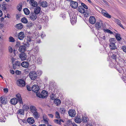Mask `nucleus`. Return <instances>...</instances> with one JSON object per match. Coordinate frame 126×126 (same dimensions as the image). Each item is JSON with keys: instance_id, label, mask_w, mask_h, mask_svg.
<instances>
[{"instance_id": "f257e3e1", "label": "nucleus", "mask_w": 126, "mask_h": 126, "mask_svg": "<svg viewBox=\"0 0 126 126\" xmlns=\"http://www.w3.org/2000/svg\"><path fill=\"white\" fill-rule=\"evenodd\" d=\"M16 98H14L11 100L10 102L11 104L13 105H15L17 103L18 101L20 104H22L23 102L20 94H17L16 95Z\"/></svg>"}, {"instance_id": "f03ea898", "label": "nucleus", "mask_w": 126, "mask_h": 126, "mask_svg": "<svg viewBox=\"0 0 126 126\" xmlns=\"http://www.w3.org/2000/svg\"><path fill=\"white\" fill-rule=\"evenodd\" d=\"M37 95L39 97L44 98L47 96V91L43 90L42 91L41 94H37Z\"/></svg>"}, {"instance_id": "7ed1b4c3", "label": "nucleus", "mask_w": 126, "mask_h": 126, "mask_svg": "<svg viewBox=\"0 0 126 126\" xmlns=\"http://www.w3.org/2000/svg\"><path fill=\"white\" fill-rule=\"evenodd\" d=\"M17 85L20 87H23L25 85V82L23 80L20 79L17 80Z\"/></svg>"}, {"instance_id": "20e7f679", "label": "nucleus", "mask_w": 126, "mask_h": 126, "mask_svg": "<svg viewBox=\"0 0 126 126\" xmlns=\"http://www.w3.org/2000/svg\"><path fill=\"white\" fill-rule=\"evenodd\" d=\"M37 76V75L35 72H31L29 74V76L32 80H34L36 79Z\"/></svg>"}, {"instance_id": "39448f33", "label": "nucleus", "mask_w": 126, "mask_h": 126, "mask_svg": "<svg viewBox=\"0 0 126 126\" xmlns=\"http://www.w3.org/2000/svg\"><path fill=\"white\" fill-rule=\"evenodd\" d=\"M100 10H101L102 14L104 16L109 18H110L111 17V16L106 11L101 8H100Z\"/></svg>"}, {"instance_id": "423d86ee", "label": "nucleus", "mask_w": 126, "mask_h": 126, "mask_svg": "<svg viewBox=\"0 0 126 126\" xmlns=\"http://www.w3.org/2000/svg\"><path fill=\"white\" fill-rule=\"evenodd\" d=\"M102 24V21L99 19H98L96 20V24L95 25V26L98 29L101 28Z\"/></svg>"}, {"instance_id": "0eeeda50", "label": "nucleus", "mask_w": 126, "mask_h": 126, "mask_svg": "<svg viewBox=\"0 0 126 126\" xmlns=\"http://www.w3.org/2000/svg\"><path fill=\"white\" fill-rule=\"evenodd\" d=\"M25 37V34L23 32H19L17 35L18 38L20 40H23Z\"/></svg>"}, {"instance_id": "6e6552de", "label": "nucleus", "mask_w": 126, "mask_h": 126, "mask_svg": "<svg viewBox=\"0 0 126 126\" xmlns=\"http://www.w3.org/2000/svg\"><path fill=\"white\" fill-rule=\"evenodd\" d=\"M70 4L71 7L74 9L76 8L78 6L77 2L71 0L70 1Z\"/></svg>"}, {"instance_id": "1a4fd4ad", "label": "nucleus", "mask_w": 126, "mask_h": 126, "mask_svg": "<svg viewBox=\"0 0 126 126\" xmlns=\"http://www.w3.org/2000/svg\"><path fill=\"white\" fill-rule=\"evenodd\" d=\"M37 15L34 12L31 13L30 15V18L32 20H34L37 18Z\"/></svg>"}, {"instance_id": "9d476101", "label": "nucleus", "mask_w": 126, "mask_h": 126, "mask_svg": "<svg viewBox=\"0 0 126 126\" xmlns=\"http://www.w3.org/2000/svg\"><path fill=\"white\" fill-rule=\"evenodd\" d=\"M32 90L33 92L37 93L39 90V87L37 85H34L32 87Z\"/></svg>"}, {"instance_id": "9b49d317", "label": "nucleus", "mask_w": 126, "mask_h": 126, "mask_svg": "<svg viewBox=\"0 0 126 126\" xmlns=\"http://www.w3.org/2000/svg\"><path fill=\"white\" fill-rule=\"evenodd\" d=\"M69 115L71 117H74L76 114V112L74 110H70L68 111Z\"/></svg>"}, {"instance_id": "f8f14e48", "label": "nucleus", "mask_w": 126, "mask_h": 126, "mask_svg": "<svg viewBox=\"0 0 126 126\" xmlns=\"http://www.w3.org/2000/svg\"><path fill=\"white\" fill-rule=\"evenodd\" d=\"M19 57L22 61L26 59V56L24 53L21 54L19 55Z\"/></svg>"}, {"instance_id": "ddd939ff", "label": "nucleus", "mask_w": 126, "mask_h": 126, "mask_svg": "<svg viewBox=\"0 0 126 126\" xmlns=\"http://www.w3.org/2000/svg\"><path fill=\"white\" fill-rule=\"evenodd\" d=\"M114 21L117 25H118L123 29H125L122 25L121 24V22L120 20L116 19H114Z\"/></svg>"}, {"instance_id": "4468645a", "label": "nucleus", "mask_w": 126, "mask_h": 126, "mask_svg": "<svg viewBox=\"0 0 126 126\" xmlns=\"http://www.w3.org/2000/svg\"><path fill=\"white\" fill-rule=\"evenodd\" d=\"M20 65V63L18 61L16 62L15 64L13 65V67L14 69L19 68Z\"/></svg>"}, {"instance_id": "2eb2a0df", "label": "nucleus", "mask_w": 126, "mask_h": 126, "mask_svg": "<svg viewBox=\"0 0 126 126\" xmlns=\"http://www.w3.org/2000/svg\"><path fill=\"white\" fill-rule=\"evenodd\" d=\"M30 3L32 6L36 7L37 5V3L34 0H31L30 1Z\"/></svg>"}, {"instance_id": "dca6fc26", "label": "nucleus", "mask_w": 126, "mask_h": 126, "mask_svg": "<svg viewBox=\"0 0 126 126\" xmlns=\"http://www.w3.org/2000/svg\"><path fill=\"white\" fill-rule=\"evenodd\" d=\"M41 11V8L39 6L35 8L34 10V13L37 15L40 13Z\"/></svg>"}, {"instance_id": "f3484780", "label": "nucleus", "mask_w": 126, "mask_h": 126, "mask_svg": "<svg viewBox=\"0 0 126 126\" xmlns=\"http://www.w3.org/2000/svg\"><path fill=\"white\" fill-rule=\"evenodd\" d=\"M0 100L1 103L2 104H5L7 103V100L4 97H0Z\"/></svg>"}, {"instance_id": "a211bd4d", "label": "nucleus", "mask_w": 126, "mask_h": 126, "mask_svg": "<svg viewBox=\"0 0 126 126\" xmlns=\"http://www.w3.org/2000/svg\"><path fill=\"white\" fill-rule=\"evenodd\" d=\"M27 122L30 124H33L34 122V120L33 117L28 118L27 119Z\"/></svg>"}, {"instance_id": "6ab92c4d", "label": "nucleus", "mask_w": 126, "mask_h": 126, "mask_svg": "<svg viewBox=\"0 0 126 126\" xmlns=\"http://www.w3.org/2000/svg\"><path fill=\"white\" fill-rule=\"evenodd\" d=\"M75 121L77 123H80L82 121L81 119L80 118L79 116H77L75 117Z\"/></svg>"}, {"instance_id": "aec40b11", "label": "nucleus", "mask_w": 126, "mask_h": 126, "mask_svg": "<svg viewBox=\"0 0 126 126\" xmlns=\"http://www.w3.org/2000/svg\"><path fill=\"white\" fill-rule=\"evenodd\" d=\"M43 118L45 123L47 124L49 119L47 118V116L45 114H44L43 116Z\"/></svg>"}, {"instance_id": "412c9836", "label": "nucleus", "mask_w": 126, "mask_h": 126, "mask_svg": "<svg viewBox=\"0 0 126 126\" xmlns=\"http://www.w3.org/2000/svg\"><path fill=\"white\" fill-rule=\"evenodd\" d=\"M30 109L32 113L37 110L36 108L33 106H31L30 107Z\"/></svg>"}, {"instance_id": "4be33fe9", "label": "nucleus", "mask_w": 126, "mask_h": 126, "mask_svg": "<svg viewBox=\"0 0 126 126\" xmlns=\"http://www.w3.org/2000/svg\"><path fill=\"white\" fill-rule=\"evenodd\" d=\"M32 113L33 114V115L34 118L36 119H37L38 118L39 114L37 112V110Z\"/></svg>"}, {"instance_id": "5701e85b", "label": "nucleus", "mask_w": 126, "mask_h": 126, "mask_svg": "<svg viewBox=\"0 0 126 126\" xmlns=\"http://www.w3.org/2000/svg\"><path fill=\"white\" fill-rule=\"evenodd\" d=\"M25 47L24 46H20L19 49V51L21 52H24L25 50Z\"/></svg>"}, {"instance_id": "b1692460", "label": "nucleus", "mask_w": 126, "mask_h": 126, "mask_svg": "<svg viewBox=\"0 0 126 126\" xmlns=\"http://www.w3.org/2000/svg\"><path fill=\"white\" fill-rule=\"evenodd\" d=\"M90 23L92 24H94V17L92 16H90L89 20Z\"/></svg>"}, {"instance_id": "393cba45", "label": "nucleus", "mask_w": 126, "mask_h": 126, "mask_svg": "<svg viewBox=\"0 0 126 126\" xmlns=\"http://www.w3.org/2000/svg\"><path fill=\"white\" fill-rule=\"evenodd\" d=\"M21 65L24 67H27L29 66V63L27 62H24L21 63Z\"/></svg>"}, {"instance_id": "a878e982", "label": "nucleus", "mask_w": 126, "mask_h": 126, "mask_svg": "<svg viewBox=\"0 0 126 126\" xmlns=\"http://www.w3.org/2000/svg\"><path fill=\"white\" fill-rule=\"evenodd\" d=\"M40 5L43 7H47V3L46 1H42L40 3Z\"/></svg>"}, {"instance_id": "bb28decb", "label": "nucleus", "mask_w": 126, "mask_h": 126, "mask_svg": "<svg viewBox=\"0 0 126 126\" xmlns=\"http://www.w3.org/2000/svg\"><path fill=\"white\" fill-rule=\"evenodd\" d=\"M110 47L111 50L115 49H116V46L115 43L113 44H110Z\"/></svg>"}, {"instance_id": "cd10ccee", "label": "nucleus", "mask_w": 126, "mask_h": 126, "mask_svg": "<svg viewBox=\"0 0 126 126\" xmlns=\"http://www.w3.org/2000/svg\"><path fill=\"white\" fill-rule=\"evenodd\" d=\"M16 28L19 29H21L23 27V26L21 23H19L16 25Z\"/></svg>"}, {"instance_id": "c85d7f7f", "label": "nucleus", "mask_w": 126, "mask_h": 126, "mask_svg": "<svg viewBox=\"0 0 126 126\" xmlns=\"http://www.w3.org/2000/svg\"><path fill=\"white\" fill-rule=\"evenodd\" d=\"M23 11L24 13L26 15H28L30 14V11L28 8H26L24 9Z\"/></svg>"}, {"instance_id": "c756f323", "label": "nucleus", "mask_w": 126, "mask_h": 126, "mask_svg": "<svg viewBox=\"0 0 126 126\" xmlns=\"http://www.w3.org/2000/svg\"><path fill=\"white\" fill-rule=\"evenodd\" d=\"M115 37L117 40L118 41H119L121 39V38L120 37V35L119 33H117L116 34Z\"/></svg>"}, {"instance_id": "7c9ffc66", "label": "nucleus", "mask_w": 126, "mask_h": 126, "mask_svg": "<svg viewBox=\"0 0 126 126\" xmlns=\"http://www.w3.org/2000/svg\"><path fill=\"white\" fill-rule=\"evenodd\" d=\"M24 111L23 109L19 110L18 111L17 113L18 114L22 115L24 114Z\"/></svg>"}, {"instance_id": "2f4dec72", "label": "nucleus", "mask_w": 126, "mask_h": 126, "mask_svg": "<svg viewBox=\"0 0 126 126\" xmlns=\"http://www.w3.org/2000/svg\"><path fill=\"white\" fill-rule=\"evenodd\" d=\"M61 103V101L60 100L58 99H56L54 101V103L56 104L57 106L59 105Z\"/></svg>"}, {"instance_id": "473e14b6", "label": "nucleus", "mask_w": 126, "mask_h": 126, "mask_svg": "<svg viewBox=\"0 0 126 126\" xmlns=\"http://www.w3.org/2000/svg\"><path fill=\"white\" fill-rule=\"evenodd\" d=\"M110 44H113L115 43V39L114 38H111L109 40Z\"/></svg>"}, {"instance_id": "72a5a7b5", "label": "nucleus", "mask_w": 126, "mask_h": 126, "mask_svg": "<svg viewBox=\"0 0 126 126\" xmlns=\"http://www.w3.org/2000/svg\"><path fill=\"white\" fill-rule=\"evenodd\" d=\"M21 22L24 23H26L28 22L27 19L25 17H23L21 19Z\"/></svg>"}, {"instance_id": "f704fd0d", "label": "nucleus", "mask_w": 126, "mask_h": 126, "mask_svg": "<svg viewBox=\"0 0 126 126\" xmlns=\"http://www.w3.org/2000/svg\"><path fill=\"white\" fill-rule=\"evenodd\" d=\"M82 121L83 122H87L88 120V118L85 116H83L82 117Z\"/></svg>"}, {"instance_id": "c9c22d12", "label": "nucleus", "mask_w": 126, "mask_h": 126, "mask_svg": "<svg viewBox=\"0 0 126 126\" xmlns=\"http://www.w3.org/2000/svg\"><path fill=\"white\" fill-rule=\"evenodd\" d=\"M22 8V4H20L18 5L17 6V10L19 11H20Z\"/></svg>"}, {"instance_id": "e433bc0d", "label": "nucleus", "mask_w": 126, "mask_h": 126, "mask_svg": "<svg viewBox=\"0 0 126 126\" xmlns=\"http://www.w3.org/2000/svg\"><path fill=\"white\" fill-rule=\"evenodd\" d=\"M78 10L79 12L82 13H85V10L84 9L82 8L80 9L79 8L78 9Z\"/></svg>"}, {"instance_id": "4c0bfd02", "label": "nucleus", "mask_w": 126, "mask_h": 126, "mask_svg": "<svg viewBox=\"0 0 126 126\" xmlns=\"http://www.w3.org/2000/svg\"><path fill=\"white\" fill-rule=\"evenodd\" d=\"M71 21L72 24L75 23L76 22V19L75 18H73V17L72 19H71Z\"/></svg>"}, {"instance_id": "58836bf2", "label": "nucleus", "mask_w": 126, "mask_h": 126, "mask_svg": "<svg viewBox=\"0 0 126 126\" xmlns=\"http://www.w3.org/2000/svg\"><path fill=\"white\" fill-rule=\"evenodd\" d=\"M9 41L10 42H14L15 41V40L14 38L12 37H10L9 38Z\"/></svg>"}, {"instance_id": "ea45409f", "label": "nucleus", "mask_w": 126, "mask_h": 126, "mask_svg": "<svg viewBox=\"0 0 126 126\" xmlns=\"http://www.w3.org/2000/svg\"><path fill=\"white\" fill-rule=\"evenodd\" d=\"M117 70L118 72L120 73H122L123 72V69L121 67H119V68L118 69L117 68Z\"/></svg>"}, {"instance_id": "a19ab883", "label": "nucleus", "mask_w": 126, "mask_h": 126, "mask_svg": "<svg viewBox=\"0 0 126 126\" xmlns=\"http://www.w3.org/2000/svg\"><path fill=\"white\" fill-rule=\"evenodd\" d=\"M60 111L62 113H64L65 111L64 109L63 108H60Z\"/></svg>"}, {"instance_id": "79ce46f5", "label": "nucleus", "mask_w": 126, "mask_h": 126, "mask_svg": "<svg viewBox=\"0 0 126 126\" xmlns=\"http://www.w3.org/2000/svg\"><path fill=\"white\" fill-rule=\"evenodd\" d=\"M55 116L57 118H60L59 113L57 111H56L55 112Z\"/></svg>"}, {"instance_id": "37998d69", "label": "nucleus", "mask_w": 126, "mask_h": 126, "mask_svg": "<svg viewBox=\"0 0 126 126\" xmlns=\"http://www.w3.org/2000/svg\"><path fill=\"white\" fill-rule=\"evenodd\" d=\"M105 31L106 32H107L111 34H112L113 33V32L112 31H111L110 30L108 29L105 30Z\"/></svg>"}, {"instance_id": "c03bdc74", "label": "nucleus", "mask_w": 126, "mask_h": 126, "mask_svg": "<svg viewBox=\"0 0 126 126\" xmlns=\"http://www.w3.org/2000/svg\"><path fill=\"white\" fill-rule=\"evenodd\" d=\"M122 48L123 51L126 53V46H123Z\"/></svg>"}, {"instance_id": "a18cd8bd", "label": "nucleus", "mask_w": 126, "mask_h": 126, "mask_svg": "<svg viewBox=\"0 0 126 126\" xmlns=\"http://www.w3.org/2000/svg\"><path fill=\"white\" fill-rule=\"evenodd\" d=\"M54 122L57 124H60V121H59L58 120L55 119L54 120Z\"/></svg>"}, {"instance_id": "49530a36", "label": "nucleus", "mask_w": 126, "mask_h": 126, "mask_svg": "<svg viewBox=\"0 0 126 126\" xmlns=\"http://www.w3.org/2000/svg\"><path fill=\"white\" fill-rule=\"evenodd\" d=\"M50 98L52 100H54L55 99V95L53 94H52L50 96Z\"/></svg>"}, {"instance_id": "de8ad7c7", "label": "nucleus", "mask_w": 126, "mask_h": 126, "mask_svg": "<svg viewBox=\"0 0 126 126\" xmlns=\"http://www.w3.org/2000/svg\"><path fill=\"white\" fill-rule=\"evenodd\" d=\"M81 5H82V6L84 7V8H85L86 9H88V7L87 6L83 3H81Z\"/></svg>"}, {"instance_id": "09e8293b", "label": "nucleus", "mask_w": 126, "mask_h": 126, "mask_svg": "<svg viewBox=\"0 0 126 126\" xmlns=\"http://www.w3.org/2000/svg\"><path fill=\"white\" fill-rule=\"evenodd\" d=\"M21 72L18 70H16V73L17 75H19L21 74Z\"/></svg>"}, {"instance_id": "8fccbe9b", "label": "nucleus", "mask_w": 126, "mask_h": 126, "mask_svg": "<svg viewBox=\"0 0 126 126\" xmlns=\"http://www.w3.org/2000/svg\"><path fill=\"white\" fill-rule=\"evenodd\" d=\"M27 89L29 91H31L32 89V88H31L29 86H27Z\"/></svg>"}, {"instance_id": "3c124183", "label": "nucleus", "mask_w": 126, "mask_h": 126, "mask_svg": "<svg viewBox=\"0 0 126 126\" xmlns=\"http://www.w3.org/2000/svg\"><path fill=\"white\" fill-rule=\"evenodd\" d=\"M116 56L114 54H113L112 55L111 57L113 59H115L116 58Z\"/></svg>"}, {"instance_id": "603ef678", "label": "nucleus", "mask_w": 126, "mask_h": 126, "mask_svg": "<svg viewBox=\"0 0 126 126\" xmlns=\"http://www.w3.org/2000/svg\"><path fill=\"white\" fill-rule=\"evenodd\" d=\"M9 51L10 52H12L13 51V49L11 47H9Z\"/></svg>"}, {"instance_id": "864d4df0", "label": "nucleus", "mask_w": 126, "mask_h": 126, "mask_svg": "<svg viewBox=\"0 0 126 126\" xmlns=\"http://www.w3.org/2000/svg\"><path fill=\"white\" fill-rule=\"evenodd\" d=\"M3 90L4 92L6 93H7V92L8 91V89L7 88H5Z\"/></svg>"}, {"instance_id": "5fc2aeb1", "label": "nucleus", "mask_w": 126, "mask_h": 126, "mask_svg": "<svg viewBox=\"0 0 126 126\" xmlns=\"http://www.w3.org/2000/svg\"><path fill=\"white\" fill-rule=\"evenodd\" d=\"M20 45V43L19 42H17L16 46L17 47H19Z\"/></svg>"}, {"instance_id": "6e6d98bb", "label": "nucleus", "mask_w": 126, "mask_h": 126, "mask_svg": "<svg viewBox=\"0 0 126 126\" xmlns=\"http://www.w3.org/2000/svg\"><path fill=\"white\" fill-rule=\"evenodd\" d=\"M123 80L126 83V77H124Z\"/></svg>"}, {"instance_id": "4d7b16f0", "label": "nucleus", "mask_w": 126, "mask_h": 126, "mask_svg": "<svg viewBox=\"0 0 126 126\" xmlns=\"http://www.w3.org/2000/svg\"><path fill=\"white\" fill-rule=\"evenodd\" d=\"M48 116H49L50 117H51V118H53V115L51 114H48Z\"/></svg>"}, {"instance_id": "13d9d810", "label": "nucleus", "mask_w": 126, "mask_h": 126, "mask_svg": "<svg viewBox=\"0 0 126 126\" xmlns=\"http://www.w3.org/2000/svg\"><path fill=\"white\" fill-rule=\"evenodd\" d=\"M27 40V42L28 44H29V43L31 41V40L30 38H28Z\"/></svg>"}, {"instance_id": "bf43d9fd", "label": "nucleus", "mask_w": 126, "mask_h": 126, "mask_svg": "<svg viewBox=\"0 0 126 126\" xmlns=\"http://www.w3.org/2000/svg\"><path fill=\"white\" fill-rule=\"evenodd\" d=\"M10 72L12 74H14V71L13 70H10Z\"/></svg>"}, {"instance_id": "052dcab7", "label": "nucleus", "mask_w": 126, "mask_h": 126, "mask_svg": "<svg viewBox=\"0 0 126 126\" xmlns=\"http://www.w3.org/2000/svg\"><path fill=\"white\" fill-rule=\"evenodd\" d=\"M71 123V120H69L68 121H67V124L68 125L70 124Z\"/></svg>"}, {"instance_id": "680f3d73", "label": "nucleus", "mask_w": 126, "mask_h": 126, "mask_svg": "<svg viewBox=\"0 0 126 126\" xmlns=\"http://www.w3.org/2000/svg\"><path fill=\"white\" fill-rule=\"evenodd\" d=\"M2 15V11L0 10V17Z\"/></svg>"}, {"instance_id": "e2e57ef3", "label": "nucleus", "mask_w": 126, "mask_h": 126, "mask_svg": "<svg viewBox=\"0 0 126 126\" xmlns=\"http://www.w3.org/2000/svg\"><path fill=\"white\" fill-rule=\"evenodd\" d=\"M6 17L8 18H10V15L9 14H7V15Z\"/></svg>"}, {"instance_id": "0e129e2a", "label": "nucleus", "mask_w": 126, "mask_h": 126, "mask_svg": "<svg viewBox=\"0 0 126 126\" xmlns=\"http://www.w3.org/2000/svg\"><path fill=\"white\" fill-rule=\"evenodd\" d=\"M102 39H103V40H105V38H106V37H105V36H103L102 37Z\"/></svg>"}, {"instance_id": "69168bd1", "label": "nucleus", "mask_w": 126, "mask_h": 126, "mask_svg": "<svg viewBox=\"0 0 126 126\" xmlns=\"http://www.w3.org/2000/svg\"><path fill=\"white\" fill-rule=\"evenodd\" d=\"M3 37L1 36H0V40L3 39Z\"/></svg>"}, {"instance_id": "338daca9", "label": "nucleus", "mask_w": 126, "mask_h": 126, "mask_svg": "<svg viewBox=\"0 0 126 126\" xmlns=\"http://www.w3.org/2000/svg\"><path fill=\"white\" fill-rule=\"evenodd\" d=\"M39 126H46L44 124H41L39 125Z\"/></svg>"}, {"instance_id": "774afa93", "label": "nucleus", "mask_w": 126, "mask_h": 126, "mask_svg": "<svg viewBox=\"0 0 126 126\" xmlns=\"http://www.w3.org/2000/svg\"><path fill=\"white\" fill-rule=\"evenodd\" d=\"M73 126H77L75 124H74L73 125Z\"/></svg>"}]
</instances>
